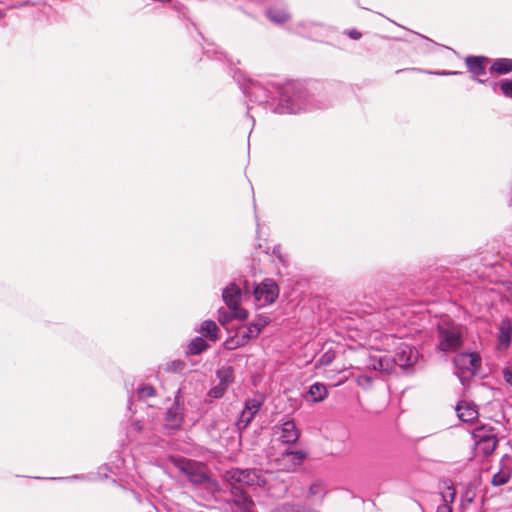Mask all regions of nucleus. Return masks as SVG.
I'll return each mask as SVG.
<instances>
[{
  "instance_id": "obj_16",
  "label": "nucleus",
  "mask_w": 512,
  "mask_h": 512,
  "mask_svg": "<svg viewBox=\"0 0 512 512\" xmlns=\"http://www.w3.org/2000/svg\"><path fill=\"white\" fill-rule=\"evenodd\" d=\"M488 59L484 56H468L465 60L466 66L470 73L473 74V79L479 83H485V80L480 79L479 76L486 74V63Z\"/></svg>"
},
{
  "instance_id": "obj_41",
  "label": "nucleus",
  "mask_w": 512,
  "mask_h": 512,
  "mask_svg": "<svg viewBox=\"0 0 512 512\" xmlns=\"http://www.w3.org/2000/svg\"><path fill=\"white\" fill-rule=\"evenodd\" d=\"M419 37H422V39H425V36H422V34H418Z\"/></svg>"
},
{
  "instance_id": "obj_25",
  "label": "nucleus",
  "mask_w": 512,
  "mask_h": 512,
  "mask_svg": "<svg viewBox=\"0 0 512 512\" xmlns=\"http://www.w3.org/2000/svg\"><path fill=\"white\" fill-rule=\"evenodd\" d=\"M325 490L322 482L315 481L309 487L307 498L312 499L314 501L321 502L324 498Z\"/></svg>"
},
{
  "instance_id": "obj_6",
  "label": "nucleus",
  "mask_w": 512,
  "mask_h": 512,
  "mask_svg": "<svg viewBox=\"0 0 512 512\" xmlns=\"http://www.w3.org/2000/svg\"><path fill=\"white\" fill-rule=\"evenodd\" d=\"M222 298L234 318L245 320L248 317V311L240 307L242 291L235 283H230L223 290Z\"/></svg>"
},
{
  "instance_id": "obj_33",
  "label": "nucleus",
  "mask_w": 512,
  "mask_h": 512,
  "mask_svg": "<svg viewBox=\"0 0 512 512\" xmlns=\"http://www.w3.org/2000/svg\"><path fill=\"white\" fill-rule=\"evenodd\" d=\"M500 88L506 97L512 98V80H503Z\"/></svg>"
},
{
  "instance_id": "obj_20",
  "label": "nucleus",
  "mask_w": 512,
  "mask_h": 512,
  "mask_svg": "<svg viewBox=\"0 0 512 512\" xmlns=\"http://www.w3.org/2000/svg\"><path fill=\"white\" fill-rule=\"evenodd\" d=\"M268 321L266 318L259 319L256 322L251 323L248 327L241 330L242 334L245 336L247 341L252 338H256L262 331V329L267 325Z\"/></svg>"
},
{
  "instance_id": "obj_27",
  "label": "nucleus",
  "mask_w": 512,
  "mask_h": 512,
  "mask_svg": "<svg viewBox=\"0 0 512 512\" xmlns=\"http://www.w3.org/2000/svg\"><path fill=\"white\" fill-rule=\"evenodd\" d=\"M207 347L208 344L203 338L196 337L188 345V353L191 355H197L206 350Z\"/></svg>"
},
{
  "instance_id": "obj_29",
  "label": "nucleus",
  "mask_w": 512,
  "mask_h": 512,
  "mask_svg": "<svg viewBox=\"0 0 512 512\" xmlns=\"http://www.w3.org/2000/svg\"><path fill=\"white\" fill-rule=\"evenodd\" d=\"M475 444L481 453H483L485 456H489L495 451L498 444V439H488L486 441L476 442Z\"/></svg>"
},
{
  "instance_id": "obj_28",
  "label": "nucleus",
  "mask_w": 512,
  "mask_h": 512,
  "mask_svg": "<svg viewBox=\"0 0 512 512\" xmlns=\"http://www.w3.org/2000/svg\"><path fill=\"white\" fill-rule=\"evenodd\" d=\"M247 342H248L247 339L242 334L241 330H239L235 337L230 338L225 341L224 346L228 350H233L240 346L245 345Z\"/></svg>"
},
{
  "instance_id": "obj_35",
  "label": "nucleus",
  "mask_w": 512,
  "mask_h": 512,
  "mask_svg": "<svg viewBox=\"0 0 512 512\" xmlns=\"http://www.w3.org/2000/svg\"><path fill=\"white\" fill-rule=\"evenodd\" d=\"M357 382L360 386L368 387L371 385L372 379L367 375H362L358 377Z\"/></svg>"
},
{
  "instance_id": "obj_36",
  "label": "nucleus",
  "mask_w": 512,
  "mask_h": 512,
  "mask_svg": "<svg viewBox=\"0 0 512 512\" xmlns=\"http://www.w3.org/2000/svg\"><path fill=\"white\" fill-rule=\"evenodd\" d=\"M418 71L419 72L428 73V74L444 75V76H447V75H457V74L460 73V72H457V71H436V72H431V71H426V70H421V69H418Z\"/></svg>"
},
{
  "instance_id": "obj_21",
  "label": "nucleus",
  "mask_w": 512,
  "mask_h": 512,
  "mask_svg": "<svg viewBox=\"0 0 512 512\" xmlns=\"http://www.w3.org/2000/svg\"><path fill=\"white\" fill-rule=\"evenodd\" d=\"M473 439L476 442L486 441L488 439H498L494 433V428L490 426H480L474 429L472 433Z\"/></svg>"
},
{
  "instance_id": "obj_31",
  "label": "nucleus",
  "mask_w": 512,
  "mask_h": 512,
  "mask_svg": "<svg viewBox=\"0 0 512 512\" xmlns=\"http://www.w3.org/2000/svg\"><path fill=\"white\" fill-rule=\"evenodd\" d=\"M335 359V352L333 350H328L321 355L318 362L322 366H327L333 362Z\"/></svg>"
},
{
  "instance_id": "obj_19",
  "label": "nucleus",
  "mask_w": 512,
  "mask_h": 512,
  "mask_svg": "<svg viewBox=\"0 0 512 512\" xmlns=\"http://www.w3.org/2000/svg\"><path fill=\"white\" fill-rule=\"evenodd\" d=\"M308 401L313 403L322 402L328 395L327 387L322 383H314L308 390Z\"/></svg>"
},
{
  "instance_id": "obj_18",
  "label": "nucleus",
  "mask_w": 512,
  "mask_h": 512,
  "mask_svg": "<svg viewBox=\"0 0 512 512\" xmlns=\"http://www.w3.org/2000/svg\"><path fill=\"white\" fill-rule=\"evenodd\" d=\"M456 411L459 419L463 422H472L478 418L477 406L473 403L461 401L456 406Z\"/></svg>"
},
{
  "instance_id": "obj_1",
  "label": "nucleus",
  "mask_w": 512,
  "mask_h": 512,
  "mask_svg": "<svg viewBox=\"0 0 512 512\" xmlns=\"http://www.w3.org/2000/svg\"><path fill=\"white\" fill-rule=\"evenodd\" d=\"M239 83L243 94L255 103L265 104L270 99L278 98L279 103L274 109L276 113L294 114L304 109V92L302 85L298 82L264 85L261 82L247 79L243 82L239 81Z\"/></svg>"
},
{
  "instance_id": "obj_3",
  "label": "nucleus",
  "mask_w": 512,
  "mask_h": 512,
  "mask_svg": "<svg viewBox=\"0 0 512 512\" xmlns=\"http://www.w3.org/2000/svg\"><path fill=\"white\" fill-rule=\"evenodd\" d=\"M463 345V329L455 323L438 325V348L443 352H456Z\"/></svg>"
},
{
  "instance_id": "obj_32",
  "label": "nucleus",
  "mask_w": 512,
  "mask_h": 512,
  "mask_svg": "<svg viewBox=\"0 0 512 512\" xmlns=\"http://www.w3.org/2000/svg\"><path fill=\"white\" fill-rule=\"evenodd\" d=\"M185 368V363L180 360H175L167 364V371L181 372Z\"/></svg>"
},
{
  "instance_id": "obj_7",
  "label": "nucleus",
  "mask_w": 512,
  "mask_h": 512,
  "mask_svg": "<svg viewBox=\"0 0 512 512\" xmlns=\"http://www.w3.org/2000/svg\"><path fill=\"white\" fill-rule=\"evenodd\" d=\"M174 465L193 484H201L207 479L204 466L196 461L178 458Z\"/></svg>"
},
{
  "instance_id": "obj_14",
  "label": "nucleus",
  "mask_w": 512,
  "mask_h": 512,
  "mask_svg": "<svg viewBox=\"0 0 512 512\" xmlns=\"http://www.w3.org/2000/svg\"><path fill=\"white\" fill-rule=\"evenodd\" d=\"M366 368L375 371L390 373L393 371L392 356L381 353L371 354L368 356Z\"/></svg>"
},
{
  "instance_id": "obj_4",
  "label": "nucleus",
  "mask_w": 512,
  "mask_h": 512,
  "mask_svg": "<svg viewBox=\"0 0 512 512\" xmlns=\"http://www.w3.org/2000/svg\"><path fill=\"white\" fill-rule=\"evenodd\" d=\"M184 398L182 396V389L179 388L174 397V403L169 407L165 414V429L170 433L178 431L184 420Z\"/></svg>"
},
{
  "instance_id": "obj_30",
  "label": "nucleus",
  "mask_w": 512,
  "mask_h": 512,
  "mask_svg": "<svg viewBox=\"0 0 512 512\" xmlns=\"http://www.w3.org/2000/svg\"><path fill=\"white\" fill-rule=\"evenodd\" d=\"M137 396L140 400L156 396V390L152 385H142L137 389Z\"/></svg>"
},
{
  "instance_id": "obj_34",
  "label": "nucleus",
  "mask_w": 512,
  "mask_h": 512,
  "mask_svg": "<svg viewBox=\"0 0 512 512\" xmlns=\"http://www.w3.org/2000/svg\"><path fill=\"white\" fill-rule=\"evenodd\" d=\"M502 374L505 382L512 387V367H505Z\"/></svg>"
},
{
  "instance_id": "obj_24",
  "label": "nucleus",
  "mask_w": 512,
  "mask_h": 512,
  "mask_svg": "<svg viewBox=\"0 0 512 512\" xmlns=\"http://www.w3.org/2000/svg\"><path fill=\"white\" fill-rule=\"evenodd\" d=\"M269 512H312V509L305 505L283 503L274 507Z\"/></svg>"
},
{
  "instance_id": "obj_37",
  "label": "nucleus",
  "mask_w": 512,
  "mask_h": 512,
  "mask_svg": "<svg viewBox=\"0 0 512 512\" xmlns=\"http://www.w3.org/2000/svg\"><path fill=\"white\" fill-rule=\"evenodd\" d=\"M437 512H452V508L447 503L446 496H444V503L438 506Z\"/></svg>"
},
{
  "instance_id": "obj_15",
  "label": "nucleus",
  "mask_w": 512,
  "mask_h": 512,
  "mask_svg": "<svg viewBox=\"0 0 512 512\" xmlns=\"http://www.w3.org/2000/svg\"><path fill=\"white\" fill-rule=\"evenodd\" d=\"M512 342V322L509 318L501 320L498 326L497 333V349L505 351L509 348Z\"/></svg>"
},
{
  "instance_id": "obj_8",
  "label": "nucleus",
  "mask_w": 512,
  "mask_h": 512,
  "mask_svg": "<svg viewBox=\"0 0 512 512\" xmlns=\"http://www.w3.org/2000/svg\"><path fill=\"white\" fill-rule=\"evenodd\" d=\"M265 398L263 395L258 394L253 398H248L244 403V408L241 411L236 426L239 431L245 430L249 424L253 421L256 414L264 404Z\"/></svg>"
},
{
  "instance_id": "obj_13",
  "label": "nucleus",
  "mask_w": 512,
  "mask_h": 512,
  "mask_svg": "<svg viewBox=\"0 0 512 512\" xmlns=\"http://www.w3.org/2000/svg\"><path fill=\"white\" fill-rule=\"evenodd\" d=\"M307 454L303 450L286 449L282 452L280 466L286 471H294L306 459Z\"/></svg>"
},
{
  "instance_id": "obj_5",
  "label": "nucleus",
  "mask_w": 512,
  "mask_h": 512,
  "mask_svg": "<svg viewBox=\"0 0 512 512\" xmlns=\"http://www.w3.org/2000/svg\"><path fill=\"white\" fill-rule=\"evenodd\" d=\"M253 296L257 307H265L275 302L279 295V287L272 279H265L253 285Z\"/></svg>"
},
{
  "instance_id": "obj_40",
  "label": "nucleus",
  "mask_w": 512,
  "mask_h": 512,
  "mask_svg": "<svg viewBox=\"0 0 512 512\" xmlns=\"http://www.w3.org/2000/svg\"><path fill=\"white\" fill-rule=\"evenodd\" d=\"M244 289H245V293H248V291H249L248 281H245Z\"/></svg>"
},
{
  "instance_id": "obj_38",
  "label": "nucleus",
  "mask_w": 512,
  "mask_h": 512,
  "mask_svg": "<svg viewBox=\"0 0 512 512\" xmlns=\"http://www.w3.org/2000/svg\"><path fill=\"white\" fill-rule=\"evenodd\" d=\"M446 496L447 498V502L450 501V502H453L454 500V497H455V491L454 489H451V488H448V493L447 494H444L443 497Z\"/></svg>"
},
{
  "instance_id": "obj_11",
  "label": "nucleus",
  "mask_w": 512,
  "mask_h": 512,
  "mask_svg": "<svg viewBox=\"0 0 512 512\" xmlns=\"http://www.w3.org/2000/svg\"><path fill=\"white\" fill-rule=\"evenodd\" d=\"M273 434L284 444H294L300 437V431L294 420H281L273 427Z\"/></svg>"
},
{
  "instance_id": "obj_42",
  "label": "nucleus",
  "mask_w": 512,
  "mask_h": 512,
  "mask_svg": "<svg viewBox=\"0 0 512 512\" xmlns=\"http://www.w3.org/2000/svg\"><path fill=\"white\" fill-rule=\"evenodd\" d=\"M419 37H422V39H425V36H422V34H418Z\"/></svg>"
},
{
  "instance_id": "obj_9",
  "label": "nucleus",
  "mask_w": 512,
  "mask_h": 512,
  "mask_svg": "<svg viewBox=\"0 0 512 512\" xmlns=\"http://www.w3.org/2000/svg\"><path fill=\"white\" fill-rule=\"evenodd\" d=\"M458 377L463 380L466 374L475 375L481 365V358L475 353H460L454 357Z\"/></svg>"
},
{
  "instance_id": "obj_10",
  "label": "nucleus",
  "mask_w": 512,
  "mask_h": 512,
  "mask_svg": "<svg viewBox=\"0 0 512 512\" xmlns=\"http://www.w3.org/2000/svg\"><path fill=\"white\" fill-rule=\"evenodd\" d=\"M216 377L219 383L214 385L208 392V396L213 399L222 398L228 387L234 381V369L232 366H222L216 371Z\"/></svg>"
},
{
  "instance_id": "obj_23",
  "label": "nucleus",
  "mask_w": 512,
  "mask_h": 512,
  "mask_svg": "<svg viewBox=\"0 0 512 512\" xmlns=\"http://www.w3.org/2000/svg\"><path fill=\"white\" fill-rule=\"evenodd\" d=\"M219 331L218 326L212 320H206L201 324L199 332L211 341L218 339L217 332Z\"/></svg>"
},
{
  "instance_id": "obj_17",
  "label": "nucleus",
  "mask_w": 512,
  "mask_h": 512,
  "mask_svg": "<svg viewBox=\"0 0 512 512\" xmlns=\"http://www.w3.org/2000/svg\"><path fill=\"white\" fill-rule=\"evenodd\" d=\"M511 458L505 455L500 460V469L492 477L491 484L493 486H502L509 482L512 476Z\"/></svg>"
},
{
  "instance_id": "obj_2",
  "label": "nucleus",
  "mask_w": 512,
  "mask_h": 512,
  "mask_svg": "<svg viewBox=\"0 0 512 512\" xmlns=\"http://www.w3.org/2000/svg\"><path fill=\"white\" fill-rule=\"evenodd\" d=\"M225 480L230 486L231 501L241 512H254L255 503L244 491V486H266L270 474L259 469H231L226 471Z\"/></svg>"
},
{
  "instance_id": "obj_39",
  "label": "nucleus",
  "mask_w": 512,
  "mask_h": 512,
  "mask_svg": "<svg viewBox=\"0 0 512 512\" xmlns=\"http://www.w3.org/2000/svg\"><path fill=\"white\" fill-rule=\"evenodd\" d=\"M348 35L350 38H352L354 40H358L361 37V33L355 29L350 30Z\"/></svg>"
},
{
  "instance_id": "obj_12",
  "label": "nucleus",
  "mask_w": 512,
  "mask_h": 512,
  "mask_svg": "<svg viewBox=\"0 0 512 512\" xmlns=\"http://www.w3.org/2000/svg\"><path fill=\"white\" fill-rule=\"evenodd\" d=\"M418 356L419 353L414 347L408 344H402L397 348L395 355L392 357L393 368L396 365L401 368L412 366L416 363Z\"/></svg>"
},
{
  "instance_id": "obj_22",
  "label": "nucleus",
  "mask_w": 512,
  "mask_h": 512,
  "mask_svg": "<svg viewBox=\"0 0 512 512\" xmlns=\"http://www.w3.org/2000/svg\"><path fill=\"white\" fill-rule=\"evenodd\" d=\"M267 18L276 23L282 24L287 22L290 19V15L285 9L280 8H270L266 11Z\"/></svg>"
},
{
  "instance_id": "obj_26",
  "label": "nucleus",
  "mask_w": 512,
  "mask_h": 512,
  "mask_svg": "<svg viewBox=\"0 0 512 512\" xmlns=\"http://www.w3.org/2000/svg\"><path fill=\"white\" fill-rule=\"evenodd\" d=\"M512 71V60L501 58L494 61L491 66V72L506 74Z\"/></svg>"
}]
</instances>
